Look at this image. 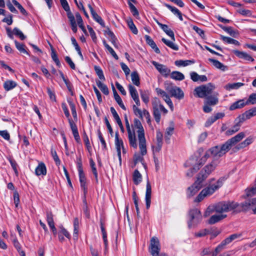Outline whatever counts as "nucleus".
<instances>
[{"label":"nucleus","mask_w":256,"mask_h":256,"mask_svg":"<svg viewBox=\"0 0 256 256\" xmlns=\"http://www.w3.org/2000/svg\"><path fill=\"white\" fill-rule=\"evenodd\" d=\"M246 195L242 198L246 200L242 203L239 204L234 201H221L214 204V210L218 214L232 212L237 214L242 211H248L252 210L254 214H256V188L252 187L246 190Z\"/></svg>","instance_id":"obj_1"},{"label":"nucleus","mask_w":256,"mask_h":256,"mask_svg":"<svg viewBox=\"0 0 256 256\" xmlns=\"http://www.w3.org/2000/svg\"><path fill=\"white\" fill-rule=\"evenodd\" d=\"M228 178V176H222L218 178L216 182L212 184V182L214 180V178H210V184L208 186L203 189L198 195L196 198L194 202H200L203 200L206 197L210 196L213 194L215 191L218 190L222 186L224 182Z\"/></svg>","instance_id":"obj_2"},{"label":"nucleus","mask_w":256,"mask_h":256,"mask_svg":"<svg viewBox=\"0 0 256 256\" xmlns=\"http://www.w3.org/2000/svg\"><path fill=\"white\" fill-rule=\"evenodd\" d=\"M208 156V154H206L201 158L196 156L190 158L184 164L185 167L190 168L186 172V176L192 177L200 169V166L206 162Z\"/></svg>","instance_id":"obj_3"},{"label":"nucleus","mask_w":256,"mask_h":256,"mask_svg":"<svg viewBox=\"0 0 256 256\" xmlns=\"http://www.w3.org/2000/svg\"><path fill=\"white\" fill-rule=\"evenodd\" d=\"M219 163V160H213L210 163L205 166L198 174V179L204 182L215 170Z\"/></svg>","instance_id":"obj_4"},{"label":"nucleus","mask_w":256,"mask_h":256,"mask_svg":"<svg viewBox=\"0 0 256 256\" xmlns=\"http://www.w3.org/2000/svg\"><path fill=\"white\" fill-rule=\"evenodd\" d=\"M152 106L154 118L156 122L158 124L161 118L160 112H162L165 114L168 111L161 104L160 100L156 98H154L152 100Z\"/></svg>","instance_id":"obj_5"},{"label":"nucleus","mask_w":256,"mask_h":256,"mask_svg":"<svg viewBox=\"0 0 256 256\" xmlns=\"http://www.w3.org/2000/svg\"><path fill=\"white\" fill-rule=\"evenodd\" d=\"M230 148L228 144L226 142L222 145H218L211 148L209 150L213 160H218V158L224 156L227 152L230 150Z\"/></svg>","instance_id":"obj_6"},{"label":"nucleus","mask_w":256,"mask_h":256,"mask_svg":"<svg viewBox=\"0 0 256 256\" xmlns=\"http://www.w3.org/2000/svg\"><path fill=\"white\" fill-rule=\"evenodd\" d=\"M202 215L200 210L197 208L190 210L188 213V222L189 228H196L201 222Z\"/></svg>","instance_id":"obj_7"},{"label":"nucleus","mask_w":256,"mask_h":256,"mask_svg":"<svg viewBox=\"0 0 256 256\" xmlns=\"http://www.w3.org/2000/svg\"><path fill=\"white\" fill-rule=\"evenodd\" d=\"M214 88L215 86L212 84L208 83L207 84L202 85L196 88L194 90V94H196L198 98H206L212 94Z\"/></svg>","instance_id":"obj_8"},{"label":"nucleus","mask_w":256,"mask_h":256,"mask_svg":"<svg viewBox=\"0 0 256 256\" xmlns=\"http://www.w3.org/2000/svg\"><path fill=\"white\" fill-rule=\"evenodd\" d=\"M165 88L171 96L178 100H182L184 98V93L181 88L172 84H165Z\"/></svg>","instance_id":"obj_9"},{"label":"nucleus","mask_w":256,"mask_h":256,"mask_svg":"<svg viewBox=\"0 0 256 256\" xmlns=\"http://www.w3.org/2000/svg\"><path fill=\"white\" fill-rule=\"evenodd\" d=\"M160 250V245L158 239L153 237L150 240V252L152 256H158Z\"/></svg>","instance_id":"obj_10"},{"label":"nucleus","mask_w":256,"mask_h":256,"mask_svg":"<svg viewBox=\"0 0 256 256\" xmlns=\"http://www.w3.org/2000/svg\"><path fill=\"white\" fill-rule=\"evenodd\" d=\"M202 182L197 178L194 183L188 188L187 196L188 197H191L194 195L202 188Z\"/></svg>","instance_id":"obj_11"},{"label":"nucleus","mask_w":256,"mask_h":256,"mask_svg":"<svg viewBox=\"0 0 256 256\" xmlns=\"http://www.w3.org/2000/svg\"><path fill=\"white\" fill-rule=\"evenodd\" d=\"M152 64L162 75L168 77L170 74V70L166 66L158 64L155 61H153Z\"/></svg>","instance_id":"obj_12"},{"label":"nucleus","mask_w":256,"mask_h":256,"mask_svg":"<svg viewBox=\"0 0 256 256\" xmlns=\"http://www.w3.org/2000/svg\"><path fill=\"white\" fill-rule=\"evenodd\" d=\"M46 216L48 224L52 231L53 234L56 236L57 234V230L54 221L53 214L52 212L47 211L46 212Z\"/></svg>","instance_id":"obj_13"},{"label":"nucleus","mask_w":256,"mask_h":256,"mask_svg":"<svg viewBox=\"0 0 256 256\" xmlns=\"http://www.w3.org/2000/svg\"><path fill=\"white\" fill-rule=\"evenodd\" d=\"M256 115V108H251L246 112H245L242 114L240 115L238 118V120H240V122H242V123L250 118Z\"/></svg>","instance_id":"obj_14"},{"label":"nucleus","mask_w":256,"mask_h":256,"mask_svg":"<svg viewBox=\"0 0 256 256\" xmlns=\"http://www.w3.org/2000/svg\"><path fill=\"white\" fill-rule=\"evenodd\" d=\"M152 196V187L148 180H147L146 186V192L145 196V200L146 204V208L148 209L150 206Z\"/></svg>","instance_id":"obj_15"},{"label":"nucleus","mask_w":256,"mask_h":256,"mask_svg":"<svg viewBox=\"0 0 256 256\" xmlns=\"http://www.w3.org/2000/svg\"><path fill=\"white\" fill-rule=\"evenodd\" d=\"M244 136V134L243 132H241L238 133L236 136L228 140L227 141H226V142L228 144L229 146L231 148L233 146L235 145L237 142L240 141Z\"/></svg>","instance_id":"obj_16"},{"label":"nucleus","mask_w":256,"mask_h":256,"mask_svg":"<svg viewBox=\"0 0 256 256\" xmlns=\"http://www.w3.org/2000/svg\"><path fill=\"white\" fill-rule=\"evenodd\" d=\"M130 94L133 100L138 106H140V101L138 97V92L136 88L132 84L128 86Z\"/></svg>","instance_id":"obj_17"},{"label":"nucleus","mask_w":256,"mask_h":256,"mask_svg":"<svg viewBox=\"0 0 256 256\" xmlns=\"http://www.w3.org/2000/svg\"><path fill=\"white\" fill-rule=\"evenodd\" d=\"M218 94L217 92L212 93V94L206 98L204 102L210 106L216 105L218 102Z\"/></svg>","instance_id":"obj_18"},{"label":"nucleus","mask_w":256,"mask_h":256,"mask_svg":"<svg viewBox=\"0 0 256 256\" xmlns=\"http://www.w3.org/2000/svg\"><path fill=\"white\" fill-rule=\"evenodd\" d=\"M88 7L94 20L98 22L102 28H104L105 24L102 18L96 13L90 4H88Z\"/></svg>","instance_id":"obj_19"},{"label":"nucleus","mask_w":256,"mask_h":256,"mask_svg":"<svg viewBox=\"0 0 256 256\" xmlns=\"http://www.w3.org/2000/svg\"><path fill=\"white\" fill-rule=\"evenodd\" d=\"M242 122H240V120L237 118L235 120V124L230 128L226 132V136H231L236 132H238L241 126Z\"/></svg>","instance_id":"obj_20"},{"label":"nucleus","mask_w":256,"mask_h":256,"mask_svg":"<svg viewBox=\"0 0 256 256\" xmlns=\"http://www.w3.org/2000/svg\"><path fill=\"white\" fill-rule=\"evenodd\" d=\"M134 126L136 128L138 129L137 134L138 138L145 136L144 128L139 120L136 118L134 120Z\"/></svg>","instance_id":"obj_21"},{"label":"nucleus","mask_w":256,"mask_h":256,"mask_svg":"<svg viewBox=\"0 0 256 256\" xmlns=\"http://www.w3.org/2000/svg\"><path fill=\"white\" fill-rule=\"evenodd\" d=\"M128 133L130 145L134 148H136L138 144L136 143V139L134 130H132L128 131Z\"/></svg>","instance_id":"obj_22"},{"label":"nucleus","mask_w":256,"mask_h":256,"mask_svg":"<svg viewBox=\"0 0 256 256\" xmlns=\"http://www.w3.org/2000/svg\"><path fill=\"white\" fill-rule=\"evenodd\" d=\"M80 187L84 190V195L87 192V186L86 182V178L84 171L78 172Z\"/></svg>","instance_id":"obj_23"},{"label":"nucleus","mask_w":256,"mask_h":256,"mask_svg":"<svg viewBox=\"0 0 256 256\" xmlns=\"http://www.w3.org/2000/svg\"><path fill=\"white\" fill-rule=\"evenodd\" d=\"M138 140L140 154L142 156H144L147 152L145 136L138 138Z\"/></svg>","instance_id":"obj_24"},{"label":"nucleus","mask_w":256,"mask_h":256,"mask_svg":"<svg viewBox=\"0 0 256 256\" xmlns=\"http://www.w3.org/2000/svg\"><path fill=\"white\" fill-rule=\"evenodd\" d=\"M246 106V104L245 102V98H243L239 100L232 103L230 106L229 110H234L236 109L242 108Z\"/></svg>","instance_id":"obj_25"},{"label":"nucleus","mask_w":256,"mask_h":256,"mask_svg":"<svg viewBox=\"0 0 256 256\" xmlns=\"http://www.w3.org/2000/svg\"><path fill=\"white\" fill-rule=\"evenodd\" d=\"M226 216L227 215L226 214H214L210 216L208 222L210 224H213L225 218Z\"/></svg>","instance_id":"obj_26"},{"label":"nucleus","mask_w":256,"mask_h":256,"mask_svg":"<svg viewBox=\"0 0 256 256\" xmlns=\"http://www.w3.org/2000/svg\"><path fill=\"white\" fill-rule=\"evenodd\" d=\"M35 174L38 176L46 175V168L44 162H41L38 164V166L36 168Z\"/></svg>","instance_id":"obj_27"},{"label":"nucleus","mask_w":256,"mask_h":256,"mask_svg":"<svg viewBox=\"0 0 256 256\" xmlns=\"http://www.w3.org/2000/svg\"><path fill=\"white\" fill-rule=\"evenodd\" d=\"M144 39L146 41V44H148L154 50L156 53H160V50L158 48L155 42L152 40V39L150 38V36L148 35H146L144 36Z\"/></svg>","instance_id":"obj_28"},{"label":"nucleus","mask_w":256,"mask_h":256,"mask_svg":"<svg viewBox=\"0 0 256 256\" xmlns=\"http://www.w3.org/2000/svg\"><path fill=\"white\" fill-rule=\"evenodd\" d=\"M234 54L240 58L244 59L248 61H254V59L252 57L246 52H240L238 50H234Z\"/></svg>","instance_id":"obj_29"},{"label":"nucleus","mask_w":256,"mask_h":256,"mask_svg":"<svg viewBox=\"0 0 256 256\" xmlns=\"http://www.w3.org/2000/svg\"><path fill=\"white\" fill-rule=\"evenodd\" d=\"M158 25L160 26V28L166 32V34L168 36L171 38L174 41V34L173 31L168 28V26L165 24H162L160 22H158Z\"/></svg>","instance_id":"obj_30"},{"label":"nucleus","mask_w":256,"mask_h":256,"mask_svg":"<svg viewBox=\"0 0 256 256\" xmlns=\"http://www.w3.org/2000/svg\"><path fill=\"white\" fill-rule=\"evenodd\" d=\"M164 5L168 8L174 15L177 16L180 20H183L182 16V12L176 7L172 6L170 5L164 4Z\"/></svg>","instance_id":"obj_31"},{"label":"nucleus","mask_w":256,"mask_h":256,"mask_svg":"<svg viewBox=\"0 0 256 256\" xmlns=\"http://www.w3.org/2000/svg\"><path fill=\"white\" fill-rule=\"evenodd\" d=\"M208 61L212 64L217 68L224 72L228 68L227 66H224L223 64L220 62L218 60L213 58H208Z\"/></svg>","instance_id":"obj_32"},{"label":"nucleus","mask_w":256,"mask_h":256,"mask_svg":"<svg viewBox=\"0 0 256 256\" xmlns=\"http://www.w3.org/2000/svg\"><path fill=\"white\" fill-rule=\"evenodd\" d=\"M162 138H163V134L162 132H160V130H156V140L157 142V146L156 148V151L159 152L162 146Z\"/></svg>","instance_id":"obj_33"},{"label":"nucleus","mask_w":256,"mask_h":256,"mask_svg":"<svg viewBox=\"0 0 256 256\" xmlns=\"http://www.w3.org/2000/svg\"><path fill=\"white\" fill-rule=\"evenodd\" d=\"M100 229L102 232V239L104 244V253H106L108 247V241L107 239V234L102 222L100 223Z\"/></svg>","instance_id":"obj_34"},{"label":"nucleus","mask_w":256,"mask_h":256,"mask_svg":"<svg viewBox=\"0 0 256 256\" xmlns=\"http://www.w3.org/2000/svg\"><path fill=\"white\" fill-rule=\"evenodd\" d=\"M16 86L17 84L15 82L12 80H8L4 82V88L6 91H9L14 88Z\"/></svg>","instance_id":"obj_35"},{"label":"nucleus","mask_w":256,"mask_h":256,"mask_svg":"<svg viewBox=\"0 0 256 256\" xmlns=\"http://www.w3.org/2000/svg\"><path fill=\"white\" fill-rule=\"evenodd\" d=\"M68 18L70 20L72 32L74 33H76L77 32V24L74 14L70 13Z\"/></svg>","instance_id":"obj_36"},{"label":"nucleus","mask_w":256,"mask_h":256,"mask_svg":"<svg viewBox=\"0 0 256 256\" xmlns=\"http://www.w3.org/2000/svg\"><path fill=\"white\" fill-rule=\"evenodd\" d=\"M132 180L136 185H138L142 182V176L138 170H134L132 176Z\"/></svg>","instance_id":"obj_37"},{"label":"nucleus","mask_w":256,"mask_h":256,"mask_svg":"<svg viewBox=\"0 0 256 256\" xmlns=\"http://www.w3.org/2000/svg\"><path fill=\"white\" fill-rule=\"evenodd\" d=\"M170 78L176 80H182L184 79V76L182 72L178 71L172 72L170 75Z\"/></svg>","instance_id":"obj_38"},{"label":"nucleus","mask_w":256,"mask_h":256,"mask_svg":"<svg viewBox=\"0 0 256 256\" xmlns=\"http://www.w3.org/2000/svg\"><path fill=\"white\" fill-rule=\"evenodd\" d=\"M115 145L116 151L121 150V148L124 146L122 140L119 138V135L118 132H116L115 134Z\"/></svg>","instance_id":"obj_39"},{"label":"nucleus","mask_w":256,"mask_h":256,"mask_svg":"<svg viewBox=\"0 0 256 256\" xmlns=\"http://www.w3.org/2000/svg\"><path fill=\"white\" fill-rule=\"evenodd\" d=\"M194 63V60H178L174 62L175 64L178 66H186Z\"/></svg>","instance_id":"obj_40"},{"label":"nucleus","mask_w":256,"mask_h":256,"mask_svg":"<svg viewBox=\"0 0 256 256\" xmlns=\"http://www.w3.org/2000/svg\"><path fill=\"white\" fill-rule=\"evenodd\" d=\"M174 131V126H170L166 128L165 134H164V138L166 142L169 143L170 138L172 136Z\"/></svg>","instance_id":"obj_41"},{"label":"nucleus","mask_w":256,"mask_h":256,"mask_svg":"<svg viewBox=\"0 0 256 256\" xmlns=\"http://www.w3.org/2000/svg\"><path fill=\"white\" fill-rule=\"evenodd\" d=\"M69 124L72 130L74 137H78L79 136L78 128L74 120L72 119H69Z\"/></svg>","instance_id":"obj_42"},{"label":"nucleus","mask_w":256,"mask_h":256,"mask_svg":"<svg viewBox=\"0 0 256 256\" xmlns=\"http://www.w3.org/2000/svg\"><path fill=\"white\" fill-rule=\"evenodd\" d=\"M244 85V84L242 82L229 83L224 86V88L226 90H230L238 89Z\"/></svg>","instance_id":"obj_43"},{"label":"nucleus","mask_w":256,"mask_h":256,"mask_svg":"<svg viewBox=\"0 0 256 256\" xmlns=\"http://www.w3.org/2000/svg\"><path fill=\"white\" fill-rule=\"evenodd\" d=\"M220 38L226 44H233L238 46L240 45V42L238 40L231 38L220 36Z\"/></svg>","instance_id":"obj_44"},{"label":"nucleus","mask_w":256,"mask_h":256,"mask_svg":"<svg viewBox=\"0 0 256 256\" xmlns=\"http://www.w3.org/2000/svg\"><path fill=\"white\" fill-rule=\"evenodd\" d=\"M74 238L78 239V229H79V220L78 218H75L74 220Z\"/></svg>","instance_id":"obj_45"},{"label":"nucleus","mask_w":256,"mask_h":256,"mask_svg":"<svg viewBox=\"0 0 256 256\" xmlns=\"http://www.w3.org/2000/svg\"><path fill=\"white\" fill-rule=\"evenodd\" d=\"M252 142L253 138L251 137H248L246 139L244 142L238 144L236 146V148L238 150L248 146V145H249L251 143H252Z\"/></svg>","instance_id":"obj_46"},{"label":"nucleus","mask_w":256,"mask_h":256,"mask_svg":"<svg viewBox=\"0 0 256 256\" xmlns=\"http://www.w3.org/2000/svg\"><path fill=\"white\" fill-rule=\"evenodd\" d=\"M90 168H92V174H94V176L96 182V183H98V174L97 172V170H96V166L95 163L94 162V160H92V158H90Z\"/></svg>","instance_id":"obj_47"},{"label":"nucleus","mask_w":256,"mask_h":256,"mask_svg":"<svg viewBox=\"0 0 256 256\" xmlns=\"http://www.w3.org/2000/svg\"><path fill=\"white\" fill-rule=\"evenodd\" d=\"M131 78L132 83L136 86H139L140 85V77L138 73L134 71L131 74Z\"/></svg>","instance_id":"obj_48"},{"label":"nucleus","mask_w":256,"mask_h":256,"mask_svg":"<svg viewBox=\"0 0 256 256\" xmlns=\"http://www.w3.org/2000/svg\"><path fill=\"white\" fill-rule=\"evenodd\" d=\"M96 84L98 88L101 90V91L106 95H108L109 94V90L108 86L102 84L100 80H98L96 82Z\"/></svg>","instance_id":"obj_49"},{"label":"nucleus","mask_w":256,"mask_h":256,"mask_svg":"<svg viewBox=\"0 0 256 256\" xmlns=\"http://www.w3.org/2000/svg\"><path fill=\"white\" fill-rule=\"evenodd\" d=\"M14 43L16 48L22 53L29 55L28 52L26 51L25 48L26 46L24 44L20 43L16 40H14Z\"/></svg>","instance_id":"obj_50"},{"label":"nucleus","mask_w":256,"mask_h":256,"mask_svg":"<svg viewBox=\"0 0 256 256\" xmlns=\"http://www.w3.org/2000/svg\"><path fill=\"white\" fill-rule=\"evenodd\" d=\"M162 40L165 44H166L172 49L175 50H178V45L168 40L165 38H162Z\"/></svg>","instance_id":"obj_51"},{"label":"nucleus","mask_w":256,"mask_h":256,"mask_svg":"<svg viewBox=\"0 0 256 256\" xmlns=\"http://www.w3.org/2000/svg\"><path fill=\"white\" fill-rule=\"evenodd\" d=\"M71 40H72V44L74 46L75 49L77 51L78 55L80 56V57L81 58L82 60H84V57H83V56H82V52L80 51V48L79 46H78V44L76 40L75 39V38L74 37H72L71 38Z\"/></svg>","instance_id":"obj_52"},{"label":"nucleus","mask_w":256,"mask_h":256,"mask_svg":"<svg viewBox=\"0 0 256 256\" xmlns=\"http://www.w3.org/2000/svg\"><path fill=\"white\" fill-rule=\"evenodd\" d=\"M103 44L105 48L107 49V50L110 52V53L112 54V56L116 60L118 59V56L115 52L113 48L110 47L106 42V40L103 41Z\"/></svg>","instance_id":"obj_53"},{"label":"nucleus","mask_w":256,"mask_h":256,"mask_svg":"<svg viewBox=\"0 0 256 256\" xmlns=\"http://www.w3.org/2000/svg\"><path fill=\"white\" fill-rule=\"evenodd\" d=\"M245 102L246 105L254 104L256 103V94H251L248 99L245 98Z\"/></svg>","instance_id":"obj_54"},{"label":"nucleus","mask_w":256,"mask_h":256,"mask_svg":"<svg viewBox=\"0 0 256 256\" xmlns=\"http://www.w3.org/2000/svg\"><path fill=\"white\" fill-rule=\"evenodd\" d=\"M140 94L142 101L147 104L149 102V92L148 91L140 90Z\"/></svg>","instance_id":"obj_55"},{"label":"nucleus","mask_w":256,"mask_h":256,"mask_svg":"<svg viewBox=\"0 0 256 256\" xmlns=\"http://www.w3.org/2000/svg\"><path fill=\"white\" fill-rule=\"evenodd\" d=\"M94 69L99 78L102 80H104L105 78L102 70L100 68V66H94Z\"/></svg>","instance_id":"obj_56"},{"label":"nucleus","mask_w":256,"mask_h":256,"mask_svg":"<svg viewBox=\"0 0 256 256\" xmlns=\"http://www.w3.org/2000/svg\"><path fill=\"white\" fill-rule=\"evenodd\" d=\"M242 236V234H234L224 239V240L226 241V242H227L228 244L230 243L232 241L238 238L241 237Z\"/></svg>","instance_id":"obj_57"},{"label":"nucleus","mask_w":256,"mask_h":256,"mask_svg":"<svg viewBox=\"0 0 256 256\" xmlns=\"http://www.w3.org/2000/svg\"><path fill=\"white\" fill-rule=\"evenodd\" d=\"M60 1L62 7L64 10L66 12L67 16H68V14L70 13L72 14V12H70L68 2H67L66 0H60Z\"/></svg>","instance_id":"obj_58"},{"label":"nucleus","mask_w":256,"mask_h":256,"mask_svg":"<svg viewBox=\"0 0 256 256\" xmlns=\"http://www.w3.org/2000/svg\"><path fill=\"white\" fill-rule=\"evenodd\" d=\"M128 25L131 31L135 34H138V30L132 19L127 20Z\"/></svg>","instance_id":"obj_59"},{"label":"nucleus","mask_w":256,"mask_h":256,"mask_svg":"<svg viewBox=\"0 0 256 256\" xmlns=\"http://www.w3.org/2000/svg\"><path fill=\"white\" fill-rule=\"evenodd\" d=\"M84 142L86 145L87 150L89 152H90L92 151V148L90 146V144L88 136H87L86 132L84 133Z\"/></svg>","instance_id":"obj_60"},{"label":"nucleus","mask_w":256,"mask_h":256,"mask_svg":"<svg viewBox=\"0 0 256 256\" xmlns=\"http://www.w3.org/2000/svg\"><path fill=\"white\" fill-rule=\"evenodd\" d=\"M51 57L52 60L55 62L56 66H58V67H60V62L59 60V59L58 58L56 52L53 48H52Z\"/></svg>","instance_id":"obj_61"},{"label":"nucleus","mask_w":256,"mask_h":256,"mask_svg":"<svg viewBox=\"0 0 256 256\" xmlns=\"http://www.w3.org/2000/svg\"><path fill=\"white\" fill-rule=\"evenodd\" d=\"M68 104H69V105H70L71 111H72V116L74 117V120L77 121L78 117H77V114H76V107H75V105L72 102H69Z\"/></svg>","instance_id":"obj_62"},{"label":"nucleus","mask_w":256,"mask_h":256,"mask_svg":"<svg viewBox=\"0 0 256 256\" xmlns=\"http://www.w3.org/2000/svg\"><path fill=\"white\" fill-rule=\"evenodd\" d=\"M12 2L13 4L18 8V9L20 10L22 14L25 16H26L28 14L25 9L18 1H16V0H12Z\"/></svg>","instance_id":"obj_63"},{"label":"nucleus","mask_w":256,"mask_h":256,"mask_svg":"<svg viewBox=\"0 0 256 256\" xmlns=\"http://www.w3.org/2000/svg\"><path fill=\"white\" fill-rule=\"evenodd\" d=\"M13 33L16 36H18L21 40H24L26 36L23 34L22 31H20L18 28H14L13 30Z\"/></svg>","instance_id":"obj_64"}]
</instances>
